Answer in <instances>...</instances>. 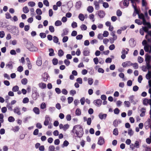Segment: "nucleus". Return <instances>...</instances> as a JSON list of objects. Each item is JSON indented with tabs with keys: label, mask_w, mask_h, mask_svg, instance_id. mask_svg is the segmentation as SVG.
Returning <instances> with one entry per match:
<instances>
[{
	"label": "nucleus",
	"mask_w": 151,
	"mask_h": 151,
	"mask_svg": "<svg viewBox=\"0 0 151 151\" xmlns=\"http://www.w3.org/2000/svg\"><path fill=\"white\" fill-rule=\"evenodd\" d=\"M81 114V111L80 109L77 108L76 109V114L77 116H80Z\"/></svg>",
	"instance_id": "4c0bfd02"
},
{
	"label": "nucleus",
	"mask_w": 151,
	"mask_h": 151,
	"mask_svg": "<svg viewBox=\"0 0 151 151\" xmlns=\"http://www.w3.org/2000/svg\"><path fill=\"white\" fill-rule=\"evenodd\" d=\"M142 24L145 26L143 27H146L145 28L147 29H150L151 28V24L150 22L146 21V19L142 21Z\"/></svg>",
	"instance_id": "20e7f679"
},
{
	"label": "nucleus",
	"mask_w": 151,
	"mask_h": 151,
	"mask_svg": "<svg viewBox=\"0 0 151 151\" xmlns=\"http://www.w3.org/2000/svg\"><path fill=\"white\" fill-rule=\"evenodd\" d=\"M107 115L106 114H103L102 113H100L99 114V118L102 120L103 119H105Z\"/></svg>",
	"instance_id": "f3484780"
},
{
	"label": "nucleus",
	"mask_w": 151,
	"mask_h": 151,
	"mask_svg": "<svg viewBox=\"0 0 151 151\" xmlns=\"http://www.w3.org/2000/svg\"><path fill=\"white\" fill-rule=\"evenodd\" d=\"M19 89V87L16 85L13 87L12 88V91L13 92H17L18 91Z\"/></svg>",
	"instance_id": "c9c22d12"
},
{
	"label": "nucleus",
	"mask_w": 151,
	"mask_h": 151,
	"mask_svg": "<svg viewBox=\"0 0 151 151\" xmlns=\"http://www.w3.org/2000/svg\"><path fill=\"white\" fill-rule=\"evenodd\" d=\"M129 50L128 48H126V49L123 48L122 51L121 53L122 54L121 56V58L123 59H124L126 57V54H128Z\"/></svg>",
	"instance_id": "7ed1b4c3"
},
{
	"label": "nucleus",
	"mask_w": 151,
	"mask_h": 151,
	"mask_svg": "<svg viewBox=\"0 0 151 151\" xmlns=\"http://www.w3.org/2000/svg\"><path fill=\"white\" fill-rule=\"evenodd\" d=\"M58 55L60 57H61L64 55V52L62 50L60 49L58 51Z\"/></svg>",
	"instance_id": "58836bf2"
},
{
	"label": "nucleus",
	"mask_w": 151,
	"mask_h": 151,
	"mask_svg": "<svg viewBox=\"0 0 151 151\" xmlns=\"http://www.w3.org/2000/svg\"><path fill=\"white\" fill-rule=\"evenodd\" d=\"M93 102L96 105L100 106L101 104L102 101L100 99H97L96 100H95Z\"/></svg>",
	"instance_id": "ddd939ff"
},
{
	"label": "nucleus",
	"mask_w": 151,
	"mask_h": 151,
	"mask_svg": "<svg viewBox=\"0 0 151 151\" xmlns=\"http://www.w3.org/2000/svg\"><path fill=\"white\" fill-rule=\"evenodd\" d=\"M20 109V108L18 106H16L14 109L13 111L15 113L17 114L18 115H20L21 114Z\"/></svg>",
	"instance_id": "9d476101"
},
{
	"label": "nucleus",
	"mask_w": 151,
	"mask_h": 151,
	"mask_svg": "<svg viewBox=\"0 0 151 151\" xmlns=\"http://www.w3.org/2000/svg\"><path fill=\"white\" fill-rule=\"evenodd\" d=\"M125 63L127 66H129L133 65V63H132L131 62L129 61L125 62Z\"/></svg>",
	"instance_id": "6e6d98bb"
},
{
	"label": "nucleus",
	"mask_w": 151,
	"mask_h": 151,
	"mask_svg": "<svg viewBox=\"0 0 151 151\" xmlns=\"http://www.w3.org/2000/svg\"><path fill=\"white\" fill-rule=\"evenodd\" d=\"M55 148V147L53 145H50L49 147V151H52L54 150Z\"/></svg>",
	"instance_id": "338daca9"
},
{
	"label": "nucleus",
	"mask_w": 151,
	"mask_h": 151,
	"mask_svg": "<svg viewBox=\"0 0 151 151\" xmlns=\"http://www.w3.org/2000/svg\"><path fill=\"white\" fill-rule=\"evenodd\" d=\"M142 70L144 72H146L147 70V69L148 70H150L151 68V67H148L146 65V66L143 65L142 67Z\"/></svg>",
	"instance_id": "393cba45"
},
{
	"label": "nucleus",
	"mask_w": 151,
	"mask_h": 151,
	"mask_svg": "<svg viewBox=\"0 0 151 151\" xmlns=\"http://www.w3.org/2000/svg\"><path fill=\"white\" fill-rule=\"evenodd\" d=\"M8 121L9 122H13L15 121V119L12 116H10L8 118Z\"/></svg>",
	"instance_id": "de8ad7c7"
},
{
	"label": "nucleus",
	"mask_w": 151,
	"mask_h": 151,
	"mask_svg": "<svg viewBox=\"0 0 151 151\" xmlns=\"http://www.w3.org/2000/svg\"><path fill=\"white\" fill-rule=\"evenodd\" d=\"M142 44L144 47H151V45H149L148 42L145 40H143L142 42Z\"/></svg>",
	"instance_id": "dca6fc26"
},
{
	"label": "nucleus",
	"mask_w": 151,
	"mask_h": 151,
	"mask_svg": "<svg viewBox=\"0 0 151 151\" xmlns=\"http://www.w3.org/2000/svg\"><path fill=\"white\" fill-rule=\"evenodd\" d=\"M36 64L38 66H40L42 64V61L41 57H38L36 61Z\"/></svg>",
	"instance_id": "a211bd4d"
},
{
	"label": "nucleus",
	"mask_w": 151,
	"mask_h": 151,
	"mask_svg": "<svg viewBox=\"0 0 151 151\" xmlns=\"http://www.w3.org/2000/svg\"><path fill=\"white\" fill-rule=\"evenodd\" d=\"M38 48H27L28 50L32 52H36L37 51Z\"/></svg>",
	"instance_id": "a18cd8bd"
},
{
	"label": "nucleus",
	"mask_w": 151,
	"mask_h": 151,
	"mask_svg": "<svg viewBox=\"0 0 151 151\" xmlns=\"http://www.w3.org/2000/svg\"><path fill=\"white\" fill-rule=\"evenodd\" d=\"M139 142L138 141H136L134 143V147L137 148H138L139 147Z\"/></svg>",
	"instance_id": "5fc2aeb1"
},
{
	"label": "nucleus",
	"mask_w": 151,
	"mask_h": 151,
	"mask_svg": "<svg viewBox=\"0 0 151 151\" xmlns=\"http://www.w3.org/2000/svg\"><path fill=\"white\" fill-rule=\"evenodd\" d=\"M129 43L131 47H134L136 45V42L133 39H131L129 41Z\"/></svg>",
	"instance_id": "423d86ee"
},
{
	"label": "nucleus",
	"mask_w": 151,
	"mask_h": 151,
	"mask_svg": "<svg viewBox=\"0 0 151 151\" xmlns=\"http://www.w3.org/2000/svg\"><path fill=\"white\" fill-rule=\"evenodd\" d=\"M39 96V93H37V94L32 93V99L34 100H36Z\"/></svg>",
	"instance_id": "5701e85b"
},
{
	"label": "nucleus",
	"mask_w": 151,
	"mask_h": 151,
	"mask_svg": "<svg viewBox=\"0 0 151 151\" xmlns=\"http://www.w3.org/2000/svg\"><path fill=\"white\" fill-rule=\"evenodd\" d=\"M109 35V32L107 31H105L104 32V33L103 34V37H108V36Z\"/></svg>",
	"instance_id": "0e129e2a"
},
{
	"label": "nucleus",
	"mask_w": 151,
	"mask_h": 151,
	"mask_svg": "<svg viewBox=\"0 0 151 151\" xmlns=\"http://www.w3.org/2000/svg\"><path fill=\"white\" fill-rule=\"evenodd\" d=\"M105 143L104 139L102 137H100L98 142V144L100 145H102Z\"/></svg>",
	"instance_id": "0eeeda50"
},
{
	"label": "nucleus",
	"mask_w": 151,
	"mask_h": 151,
	"mask_svg": "<svg viewBox=\"0 0 151 151\" xmlns=\"http://www.w3.org/2000/svg\"><path fill=\"white\" fill-rule=\"evenodd\" d=\"M39 87L42 89H44L46 88V85L44 83H41L39 84Z\"/></svg>",
	"instance_id": "c85d7f7f"
},
{
	"label": "nucleus",
	"mask_w": 151,
	"mask_h": 151,
	"mask_svg": "<svg viewBox=\"0 0 151 151\" xmlns=\"http://www.w3.org/2000/svg\"><path fill=\"white\" fill-rule=\"evenodd\" d=\"M119 132L118 129L117 128H115L113 131V134L115 136H117L118 135Z\"/></svg>",
	"instance_id": "a19ab883"
},
{
	"label": "nucleus",
	"mask_w": 151,
	"mask_h": 151,
	"mask_svg": "<svg viewBox=\"0 0 151 151\" xmlns=\"http://www.w3.org/2000/svg\"><path fill=\"white\" fill-rule=\"evenodd\" d=\"M124 104L126 106L128 107H129L130 106V102L129 101H124Z\"/></svg>",
	"instance_id": "603ef678"
},
{
	"label": "nucleus",
	"mask_w": 151,
	"mask_h": 151,
	"mask_svg": "<svg viewBox=\"0 0 151 151\" xmlns=\"http://www.w3.org/2000/svg\"><path fill=\"white\" fill-rule=\"evenodd\" d=\"M49 51L50 52L49 53V55L50 56H52L54 55V51L53 49L51 48L49 49Z\"/></svg>",
	"instance_id": "473e14b6"
},
{
	"label": "nucleus",
	"mask_w": 151,
	"mask_h": 151,
	"mask_svg": "<svg viewBox=\"0 0 151 151\" xmlns=\"http://www.w3.org/2000/svg\"><path fill=\"white\" fill-rule=\"evenodd\" d=\"M69 144V143L66 140H65L64 141L63 144L61 145V147L62 148H64L65 147H67L68 145Z\"/></svg>",
	"instance_id": "bb28decb"
},
{
	"label": "nucleus",
	"mask_w": 151,
	"mask_h": 151,
	"mask_svg": "<svg viewBox=\"0 0 151 151\" xmlns=\"http://www.w3.org/2000/svg\"><path fill=\"white\" fill-rule=\"evenodd\" d=\"M143 61V58L139 56L138 58V61L139 63H142Z\"/></svg>",
	"instance_id": "774afa93"
},
{
	"label": "nucleus",
	"mask_w": 151,
	"mask_h": 151,
	"mask_svg": "<svg viewBox=\"0 0 151 151\" xmlns=\"http://www.w3.org/2000/svg\"><path fill=\"white\" fill-rule=\"evenodd\" d=\"M69 126L68 124H65L63 126V129L64 131H65L69 128Z\"/></svg>",
	"instance_id": "69168bd1"
},
{
	"label": "nucleus",
	"mask_w": 151,
	"mask_h": 151,
	"mask_svg": "<svg viewBox=\"0 0 151 151\" xmlns=\"http://www.w3.org/2000/svg\"><path fill=\"white\" fill-rule=\"evenodd\" d=\"M29 10L27 6H25L23 8V11L24 13H27L29 12Z\"/></svg>",
	"instance_id": "2f4dec72"
},
{
	"label": "nucleus",
	"mask_w": 151,
	"mask_h": 151,
	"mask_svg": "<svg viewBox=\"0 0 151 151\" xmlns=\"http://www.w3.org/2000/svg\"><path fill=\"white\" fill-rule=\"evenodd\" d=\"M82 3L80 1H79L76 3L75 7L76 9H79L81 8Z\"/></svg>",
	"instance_id": "2eb2a0df"
},
{
	"label": "nucleus",
	"mask_w": 151,
	"mask_h": 151,
	"mask_svg": "<svg viewBox=\"0 0 151 151\" xmlns=\"http://www.w3.org/2000/svg\"><path fill=\"white\" fill-rule=\"evenodd\" d=\"M24 42L28 45V46H30V47H32L33 45V44L30 41L28 42L27 39L24 38Z\"/></svg>",
	"instance_id": "4be33fe9"
},
{
	"label": "nucleus",
	"mask_w": 151,
	"mask_h": 151,
	"mask_svg": "<svg viewBox=\"0 0 151 151\" xmlns=\"http://www.w3.org/2000/svg\"><path fill=\"white\" fill-rule=\"evenodd\" d=\"M40 36L42 38H45L46 36V34L43 32L40 33Z\"/></svg>",
	"instance_id": "680f3d73"
},
{
	"label": "nucleus",
	"mask_w": 151,
	"mask_h": 151,
	"mask_svg": "<svg viewBox=\"0 0 151 151\" xmlns=\"http://www.w3.org/2000/svg\"><path fill=\"white\" fill-rule=\"evenodd\" d=\"M148 92L150 94V99H147V104H149L150 106H151V88H150L148 90Z\"/></svg>",
	"instance_id": "a878e982"
},
{
	"label": "nucleus",
	"mask_w": 151,
	"mask_h": 151,
	"mask_svg": "<svg viewBox=\"0 0 151 151\" xmlns=\"http://www.w3.org/2000/svg\"><path fill=\"white\" fill-rule=\"evenodd\" d=\"M98 12V15L100 18H102L104 17L105 15V13L104 11L100 10Z\"/></svg>",
	"instance_id": "9b49d317"
},
{
	"label": "nucleus",
	"mask_w": 151,
	"mask_h": 151,
	"mask_svg": "<svg viewBox=\"0 0 151 151\" xmlns=\"http://www.w3.org/2000/svg\"><path fill=\"white\" fill-rule=\"evenodd\" d=\"M29 101V99L27 97H25L23 99L22 102L24 104H26Z\"/></svg>",
	"instance_id": "e2e57ef3"
},
{
	"label": "nucleus",
	"mask_w": 151,
	"mask_h": 151,
	"mask_svg": "<svg viewBox=\"0 0 151 151\" xmlns=\"http://www.w3.org/2000/svg\"><path fill=\"white\" fill-rule=\"evenodd\" d=\"M64 63L66 66H68L70 64V62L67 59H65L64 61Z\"/></svg>",
	"instance_id": "bf43d9fd"
},
{
	"label": "nucleus",
	"mask_w": 151,
	"mask_h": 151,
	"mask_svg": "<svg viewBox=\"0 0 151 151\" xmlns=\"http://www.w3.org/2000/svg\"><path fill=\"white\" fill-rule=\"evenodd\" d=\"M36 12L37 14L39 15H41L42 14V12L40 9L38 8L37 9Z\"/></svg>",
	"instance_id": "49530a36"
},
{
	"label": "nucleus",
	"mask_w": 151,
	"mask_h": 151,
	"mask_svg": "<svg viewBox=\"0 0 151 151\" xmlns=\"http://www.w3.org/2000/svg\"><path fill=\"white\" fill-rule=\"evenodd\" d=\"M62 23L60 21V20H57L56 21L55 23V25L56 26H60L62 25Z\"/></svg>",
	"instance_id": "e433bc0d"
},
{
	"label": "nucleus",
	"mask_w": 151,
	"mask_h": 151,
	"mask_svg": "<svg viewBox=\"0 0 151 151\" xmlns=\"http://www.w3.org/2000/svg\"><path fill=\"white\" fill-rule=\"evenodd\" d=\"M145 60L146 62V65L148 67L150 66V63L151 62V55L148 54H146L145 55Z\"/></svg>",
	"instance_id": "f03ea898"
},
{
	"label": "nucleus",
	"mask_w": 151,
	"mask_h": 151,
	"mask_svg": "<svg viewBox=\"0 0 151 151\" xmlns=\"http://www.w3.org/2000/svg\"><path fill=\"white\" fill-rule=\"evenodd\" d=\"M33 112L37 114H39L40 113V111L39 108L37 107L34 108L33 109Z\"/></svg>",
	"instance_id": "412c9836"
},
{
	"label": "nucleus",
	"mask_w": 151,
	"mask_h": 151,
	"mask_svg": "<svg viewBox=\"0 0 151 151\" xmlns=\"http://www.w3.org/2000/svg\"><path fill=\"white\" fill-rule=\"evenodd\" d=\"M52 63L53 65H57L58 63V60L56 58H53L52 60Z\"/></svg>",
	"instance_id": "ea45409f"
},
{
	"label": "nucleus",
	"mask_w": 151,
	"mask_h": 151,
	"mask_svg": "<svg viewBox=\"0 0 151 151\" xmlns=\"http://www.w3.org/2000/svg\"><path fill=\"white\" fill-rule=\"evenodd\" d=\"M124 6L127 7L129 5V0H124L123 3Z\"/></svg>",
	"instance_id": "72a5a7b5"
},
{
	"label": "nucleus",
	"mask_w": 151,
	"mask_h": 151,
	"mask_svg": "<svg viewBox=\"0 0 151 151\" xmlns=\"http://www.w3.org/2000/svg\"><path fill=\"white\" fill-rule=\"evenodd\" d=\"M93 83V80L92 78H89L88 79V83L90 85H91Z\"/></svg>",
	"instance_id": "3c124183"
},
{
	"label": "nucleus",
	"mask_w": 151,
	"mask_h": 151,
	"mask_svg": "<svg viewBox=\"0 0 151 151\" xmlns=\"http://www.w3.org/2000/svg\"><path fill=\"white\" fill-rule=\"evenodd\" d=\"M143 110H145V109L144 108H142L141 109V113L140 114V116L141 117H143L145 115V111H142Z\"/></svg>",
	"instance_id": "79ce46f5"
},
{
	"label": "nucleus",
	"mask_w": 151,
	"mask_h": 151,
	"mask_svg": "<svg viewBox=\"0 0 151 151\" xmlns=\"http://www.w3.org/2000/svg\"><path fill=\"white\" fill-rule=\"evenodd\" d=\"M85 17L84 16L83 14H80L78 16V18L80 20L82 21L84 20L85 19Z\"/></svg>",
	"instance_id": "c756f323"
},
{
	"label": "nucleus",
	"mask_w": 151,
	"mask_h": 151,
	"mask_svg": "<svg viewBox=\"0 0 151 151\" xmlns=\"http://www.w3.org/2000/svg\"><path fill=\"white\" fill-rule=\"evenodd\" d=\"M90 50L87 48H85L83 50V54L85 56H88L90 55Z\"/></svg>",
	"instance_id": "39448f33"
},
{
	"label": "nucleus",
	"mask_w": 151,
	"mask_h": 151,
	"mask_svg": "<svg viewBox=\"0 0 151 151\" xmlns=\"http://www.w3.org/2000/svg\"><path fill=\"white\" fill-rule=\"evenodd\" d=\"M94 4L95 5V9L97 10H99V6L98 4V2L96 1H94Z\"/></svg>",
	"instance_id": "f704fd0d"
},
{
	"label": "nucleus",
	"mask_w": 151,
	"mask_h": 151,
	"mask_svg": "<svg viewBox=\"0 0 151 151\" xmlns=\"http://www.w3.org/2000/svg\"><path fill=\"white\" fill-rule=\"evenodd\" d=\"M43 79V81H46L48 79V78L50 77V76H49L48 74L45 72L44 73V74L42 76Z\"/></svg>",
	"instance_id": "4468645a"
},
{
	"label": "nucleus",
	"mask_w": 151,
	"mask_h": 151,
	"mask_svg": "<svg viewBox=\"0 0 151 151\" xmlns=\"http://www.w3.org/2000/svg\"><path fill=\"white\" fill-rule=\"evenodd\" d=\"M144 49L145 52L151 53V48H144Z\"/></svg>",
	"instance_id": "4d7b16f0"
},
{
	"label": "nucleus",
	"mask_w": 151,
	"mask_h": 151,
	"mask_svg": "<svg viewBox=\"0 0 151 151\" xmlns=\"http://www.w3.org/2000/svg\"><path fill=\"white\" fill-rule=\"evenodd\" d=\"M53 40L54 42L55 43H57L58 42L59 39L57 37L54 36L53 37Z\"/></svg>",
	"instance_id": "864d4df0"
},
{
	"label": "nucleus",
	"mask_w": 151,
	"mask_h": 151,
	"mask_svg": "<svg viewBox=\"0 0 151 151\" xmlns=\"http://www.w3.org/2000/svg\"><path fill=\"white\" fill-rule=\"evenodd\" d=\"M87 10L89 13H91L93 11V8L91 6H89L87 9Z\"/></svg>",
	"instance_id": "7c9ffc66"
},
{
	"label": "nucleus",
	"mask_w": 151,
	"mask_h": 151,
	"mask_svg": "<svg viewBox=\"0 0 151 151\" xmlns=\"http://www.w3.org/2000/svg\"><path fill=\"white\" fill-rule=\"evenodd\" d=\"M146 78L148 80H150L151 78V70H148V73L146 75Z\"/></svg>",
	"instance_id": "aec40b11"
},
{
	"label": "nucleus",
	"mask_w": 151,
	"mask_h": 151,
	"mask_svg": "<svg viewBox=\"0 0 151 151\" xmlns=\"http://www.w3.org/2000/svg\"><path fill=\"white\" fill-rule=\"evenodd\" d=\"M68 36H64L62 39V41L63 43L66 42L68 40Z\"/></svg>",
	"instance_id": "13d9d810"
},
{
	"label": "nucleus",
	"mask_w": 151,
	"mask_h": 151,
	"mask_svg": "<svg viewBox=\"0 0 151 151\" xmlns=\"http://www.w3.org/2000/svg\"><path fill=\"white\" fill-rule=\"evenodd\" d=\"M21 82L22 84L26 85L27 82V79L26 78H24L22 80Z\"/></svg>",
	"instance_id": "37998d69"
},
{
	"label": "nucleus",
	"mask_w": 151,
	"mask_h": 151,
	"mask_svg": "<svg viewBox=\"0 0 151 151\" xmlns=\"http://www.w3.org/2000/svg\"><path fill=\"white\" fill-rule=\"evenodd\" d=\"M146 27H143L142 26V28L139 29V33L142 35L143 36L144 35V32L145 33L147 32V30L145 28Z\"/></svg>",
	"instance_id": "6e6552de"
},
{
	"label": "nucleus",
	"mask_w": 151,
	"mask_h": 151,
	"mask_svg": "<svg viewBox=\"0 0 151 151\" xmlns=\"http://www.w3.org/2000/svg\"><path fill=\"white\" fill-rule=\"evenodd\" d=\"M129 101L131 103H132L134 105H135L136 104V103L137 102V101H134V96L133 95L130 96L129 97Z\"/></svg>",
	"instance_id": "f8f14e48"
},
{
	"label": "nucleus",
	"mask_w": 151,
	"mask_h": 151,
	"mask_svg": "<svg viewBox=\"0 0 151 151\" xmlns=\"http://www.w3.org/2000/svg\"><path fill=\"white\" fill-rule=\"evenodd\" d=\"M9 31L14 35H17L18 32V30L17 29L16 27H14L13 28L10 29Z\"/></svg>",
	"instance_id": "1a4fd4ad"
},
{
	"label": "nucleus",
	"mask_w": 151,
	"mask_h": 151,
	"mask_svg": "<svg viewBox=\"0 0 151 151\" xmlns=\"http://www.w3.org/2000/svg\"><path fill=\"white\" fill-rule=\"evenodd\" d=\"M6 66L8 67V68L11 69L13 68V66L12 65V61L9 62L7 64H6Z\"/></svg>",
	"instance_id": "b1692460"
},
{
	"label": "nucleus",
	"mask_w": 151,
	"mask_h": 151,
	"mask_svg": "<svg viewBox=\"0 0 151 151\" xmlns=\"http://www.w3.org/2000/svg\"><path fill=\"white\" fill-rule=\"evenodd\" d=\"M71 132L76 135V137L79 138L81 137L84 134L83 129L80 125H77L74 126Z\"/></svg>",
	"instance_id": "f257e3e1"
},
{
	"label": "nucleus",
	"mask_w": 151,
	"mask_h": 151,
	"mask_svg": "<svg viewBox=\"0 0 151 151\" xmlns=\"http://www.w3.org/2000/svg\"><path fill=\"white\" fill-rule=\"evenodd\" d=\"M68 33V29L67 28H65L63 30V32L61 34L62 36H64V35H67Z\"/></svg>",
	"instance_id": "6ab92c4d"
},
{
	"label": "nucleus",
	"mask_w": 151,
	"mask_h": 151,
	"mask_svg": "<svg viewBox=\"0 0 151 151\" xmlns=\"http://www.w3.org/2000/svg\"><path fill=\"white\" fill-rule=\"evenodd\" d=\"M118 122L117 119L115 120L113 122V124L114 127H116L118 126Z\"/></svg>",
	"instance_id": "052dcab7"
},
{
	"label": "nucleus",
	"mask_w": 151,
	"mask_h": 151,
	"mask_svg": "<svg viewBox=\"0 0 151 151\" xmlns=\"http://www.w3.org/2000/svg\"><path fill=\"white\" fill-rule=\"evenodd\" d=\"M138 16L139 18L140 19H142V21L145 19L144 14L142 13L139 14Z\"/></svg>",
	"instance_id": "cd10ccee"
},
{
	"label": "nucleus",
	"mask_w": 151,
	"mask_h": 151,
	"mask_svg": "<svg viewBox=\"0 0 151 151\" xmlns=\"http://www.w3.org/2000/svg\"><path fill=\"white\" fill-rule=\"evenodd\" d=\"M80 27L82 30H86L87 29V27L86 25L84 24L81 25Z\"/></svg>",
	"instance_id": "09e8293b"
},
{
	"label": "nucleus",
	"mask_w": 151,
	"mask_h": 151,
	"mask_svg": "<svg viewBox=\"0 0 151 151\" xmlns=\"http://www.w3.org/2000/svg\"><path fill=\"white\" fill-rule=\"evenodd\" d=\"M68 103L70 104L71 103L73 100V98L72 97H68Z\"/></svg>",
	"instance_id": "8fccbe9b"
},
{
	"label": "nucleus",
	"mask_w": 151,
	"mask_h": 151,
	"mask_svg": "<svg viewBox=\"0 0 151 151\" xmlns=\"http://www.w3.org/2000/svg\"><path fill=\"white\" fill-rule=\"evenodd\" d=\"M28 5L31 7H33L35 5V3L33 1H29L28 3Z\"/></svg>",
	"instance_id": "c03bdc74"
}]
</instances>
